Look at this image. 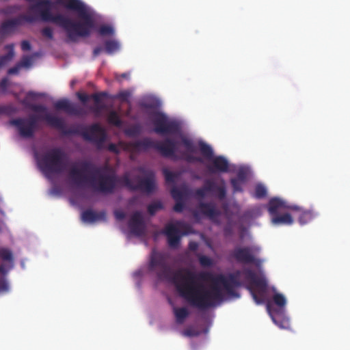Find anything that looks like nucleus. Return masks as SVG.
Returning <instances> with one entry per match:
<instances>
[{
    "mask_svg": "<svg viewBox=\"0 0 350 350\" xmlns=\"http://www.w3.org/2000/svg\"><path fill=\"white\" fill-rule=\"evenodd\" d=\"M148 268L150 272L155 273L159 280L174 284L180 297L190 306L202 310L214 307L217 303L223 301L224 296L219 285L222 286L228 296L239 297L235 288L243 285L239 279L241 273L248 282L246 288L254 301L258 304L264 302L267 282L250 269H245L243 271L238 270L227 275H219L213 280V285L208 289L199 280H206L210 278V273H196L188 269H179L174 271L167 263L166 254L155 250H152Z\"/></svg>",
    "mask_w": 350,
    "mask_h": 350,
    "instance_id": "nucleus-1",
    "label": "nucleus"
},
{
    "mask_svg": "<svg viewBox=\"0 0 350 350\" xmlns=\"http://www.w3.org/2000/svg\"><path fill=\"white\" fill-rule=\"evenodd\" d=\"M38 94L29 92L26 98L22 101V104L27 108L34 112L44 113V115H29L26 118H17L11 120L20 137L24 139L32 138L38 129V120H43L51 127L60 131L64 135H79L88 142L94 144L97 149L104 148V144L107 139V133L105 129L98 123H94L88 127L81 126V130L77 128H67L64 120L62 118L52 116L47 112V108L42 105L32 104L28 101V98L35 99Z\"/></svg>",
    "mask_w": 350,
    "mask_h": 350,
    "instance_id": "nucleus-2",
    "label": "nucleus"
},
{
    "mask_svg": "<svg viewBox=\"0 0 350 350\" xmlns=\"http://www.w3.org/2000/svg\"><path fill=\"white\" fill-rule=\"evenodd\" d=\"M57 3L67 10L75 11L83 19V22H75L67 16L51 12L53 3L50 0H40L30 8V11L39 14L40 19L62 27L66 33L67 42H77L79 38L88 37L95 27V21L86 5L80 0H57Z\"/></svg>",
    "mask_w": 350,
    "mask_h": 350,
    "instance_id": "nucleus-3",
    "label": "nucleus"
},
{
    "mask_svg": "<svg viewBox=\"0 0 350 350\" xmlns=\"http://www.w3.org/2000/svg\"><path fill=\"white\" fill-rule=\"evenodd\" d=\"M107 167H98L88 161L73 164L68 171L71 183L78 187L88 185L94 191L113 193L116 188L118 177L114 172H106Z\"/></svg>",
    "mask_w": 350,
    "mask_h": 350,
    "instance_id": "nucleus-4",
    "label": "nucleus"
},
{
    "mask_svg": "<svg viewBox=\"0 0 350 350\" xmlns=\"http://www.w3.org/2000/svg\"><path fill=\"white\" fill-rule=\"evenodd\" d=\"M119 145L122 150L130 153L131 159H134L135 155L146 152L150 149H154L163 157L176 159L178 150V142L170 137L157 141L146 137L133 142L120 141Z\"/></svg>",
    "mask_w": 350,
    "mask_h": 350,
    "instance_id": "nucleus-5",
    "label": "nucleus"
},
{
    "mask_svg": "<svg viewBox=\"0 0 350 350\" xmlns=\"http://www.w3.org/2000/svg\"><path fill=\"white\" fill-rule=\"evenodd\" d=\"M40 171L47 178L63 173L68 166V156L60 148H53L36 156Z\"/></svg>",
    "mask_w": 350,
    "mask_h": 350,
    "instance_id": "nucleus-6",
    "label": "nucleus"
},
{
    "mask_svg": "<svg viewBox=\"0 0 350 350\" xmlns=\"http://www.w3.org/2000/svg\"><path fill=\"white\" fill-rule=\"evenodd\" d=\"M152 122L154 125V131L159 135H176L181 131L178 122L169 118L164 113L160 111L152 113Z\"/></svg>",
    "mask_w": 350,
    "mask_h": 350,
    "instance_id": "nucleus-7",
    "label": "nucleus"
},
{
    "mask_svg": "<svg viewBox=\"0 0 350 350\" xmlns=\"http://www.w3.org/2000/svg\"><path fill=\"white\" fill-rule=\"evenodd\" d=\"M192 232L190 224L176 221L175 223L167 224L163 233L167 237V243L170 247L176 248L180 244L181 237Z\"/></svg>",
    "mask_w": 350,
    "mask_h": 350,
    "instance_id": "nucleus-8",
    "label": "nucleus"
},
{
    "mask_svg": "<svg viewBox=\"0 0 350 350\" xmlns=\"http://www.w3.org/2000/svg\"><path fill=\"white\" fill-rule=\"evenodd\" d=\"M199 148L202 155L211 161V164L207 165V169L211 173L227 172L228 171L229 164L225 157L223 156L214 157L212 148L204 142H200Z\"/></svg>",
    "mask_w": 350,
    "mask_h": 350,
    "instance_id": "nucleus-9",
    "label": "nucleus"
},
{
    "mask_svg": "<svg viewBox=\"0 0 350 350\" xmlns=\"http://www.w3.org/2000/svg\"><path fill=\"white\" fill-rule=\"evenodd\" d=\"M260 252V248L257 246H243L236 247L230 254L237 262L241 264H254L259 265L260 260L256 257V254Z\"/></svg>",
    "mask_w": 350,
    "mask_h": 350,
    "instance_id": "nucleus-10",
    "label": "nucleus"
},
{
    "mask_svg": "<svg viewBox=\"0 0 350 350\" xmlns=\"http://www.w3.org/2000/svg\"><path fill=\"white\" fill-rule=\"evenodd\" d=\"M122 183L132 191H142L148 193H152L155 188L154 175L151 172L147 176L139 180L137 185H134L131 178L125 175L122 178Z\"/></svg>",
    "mask_w": 350,
    "mask_h": 350,
    "instance_id": "nucleus-11",
    "label": "nucleus"
},
{
    "mask_svg": "<svg viewBox=\"0 0 350 350\" xmlns=\"http://www.w3.org/2000/svg\"><path fill=\"white\" fill-rule=\"evenodd\" d=\"M180 142L186 150L185 152H181L180 159L185 160L188 163H202L203 161L201 157L193 155L196 152V146L191 139L182 136Z\"/></svg>",
    "mask_w": 350,
    "mask_h": 350,
    "instance_id": "nucleus-12",
    "label": "nucleus"
},
{
    "mask_svg": "<svg viewBox=\"0 0 350 350\" xmlns=\"http://www.w3.org/2000/svg\"><path fill=\"white\" fill-rule=\"evenodd\" d=\"M77 96L83 103H87L90 98L93 99L95 105L92 110L95 113H99L105 108V105L103 103V99L109 97V94L106 92L94 93L90 96L85 93L77 92Z\"/></svg>",
    "mask_w": 350,
    "mask_h": 350,
    "instance_id": "nucleus-13",
    "label": "nucleus"
},
{
    "mask_svg": "<svg viewBox=\"0 0 350 350\" xmlns=\"http://www.w3.org/2000/svg\"><path fill=\"white\" fill-rule=\"evenodd\" d=\"M38 18L28 12L27 14H21L17 17L9 19L1 23V32L4 30H12L21 26L23 23H32L38 21Z\"/></svg>",
    "mask_w": 350,
    "mask_h": 350,
    "instance_id": "nucleus-14",
    "label": "nucleus"
},
{
    "mask_svg": "<svg viewBox=\"0 0 350 350\" xmlns=\"http://www.w3.org/2000/svg\"><path fill=\"white\" fill-rule=\"evenodd\" d=\"M54 107L57 110H64L67 113L75 116H83L86 114L85 110L80 106L71 103L67 99H62L54 103Z\"/></svg>",
    "mask_w": 350,
    "mask_h": 350,
    "instance_id": "nucleus-15",
    "label": "nucleus"
},
{
    "mask_svg": "<svg viewBox=\"0 0 350 350\" xmlns=\"http://www.w3.org/2000/svg\"><path fill=\"white\" fill-rule=\"evenodd\" d=\"M129 227L132 234L140 236L144 232L145 225L144 218L140 211H135L129 221Z\"/></svg>",
    "mask_w": 350,
    "mask_h": 350,
    "instance_id": "nucleus-16",
    "label": "nucleus"
},
{
    "mask_svg": "<svg viewBox=\"0 0 350 350\" xmlns=\"http://www.w3.org/2000/svg\"><path fill=\"white\" fill-rule=\"evenodd\" d=\"M197 209V212L194 213V216L196 217L198 213H199L211 219H213L221 214L213 202H200Z\"/></svg>",
    "mask_w": 350,
    "mask_h": 350,
    "instance_id": "nucleus-17",
    "label": "nucleus"
},
{
    "mask_svg": "<svg viewBox=\"0 0 350 350\" xmlns=\"http://www.w3.org/2000/svg\"><path fill=\"white\" fill-rule=\"evenodd\" d=\"M14 266V256L12 251L1 247V275H6Z\"/></svg>",
    "mask_w": 350,
    "mask_h": 350,
    "instance_id": "nucleus-18",
    "label": "nucleus"
},
{
    "mask_svg": "<svg viewBox=\"0 0 350 350\" xmlns=\"http://www.w3.org/2000/svg\"><path fill=\"white\" fill-rule=\"evenodd\" d=\"M290 210L295 212L298 217V221L301 225H305L311 221L316 216L311 209H306L297 205H293Z\"/></svg>",
    "mask_w": 350,
    "mask_h": 350,
    "instance_id": "nucleus-19",
    "label": "nucleus"
},
{
    "mask_svg": "<svg viewBox=\"0 0 350 350\" xmlns=\"http://www.w3.org/2000/svg\"><path fill=\"white\" fill-rule=\"evenodd\" d=\"M292 206L293 205H288L284 200L279 198H273L269 201L268 211L269 214L273 216L278 214L280 211L284 209L290 210V207Z\"/></svg>",
    "mask_w": 350,
    "mask_h": 350,
    "instance_id": "nucleus-20",
    "label": "nucleus"
},
{
    "mask_svg": "<svg viewBox=\"0 0 350 350\" xmlns=\"http://www.w3.org/2000/svg\"><path fill=\"white\" fill-rule=\"evenodd\" d=\"M216 183L213 180H206L202 187L196 189L193 192V196L198 199L204 198L208 193H213Z\"/></svg>",
    "mask_w": 350,
    "mask_h": 350,
    "instance_id": "nucleus-21",
    "label": "nucleus"
},
{
    "mask_svg": "<svg viewBox=\"0 0 350 350\" xmlns=\"http://www.w3.org/2000/svg\"><path fill=\"white\" fill-rule=\"evenodd\" d=\"M81 218L85 222L93 223L99 220H105L106 213L105 211L96 213L91 209H88L83 212Z\"/></svg>",
    "mask_w": 350,
    "mask_h": 350,
    "instance_id": "nucleus-22",
    "label": "nucleus"
},
{
    "mask_svg": "<svg viewBox=\"0 0 350 350\" xmlns=\"http://www.w3.org/2000/svg\"><path fill=\"white\" fill-rule=\"evenodd\" d=\"M271 221L275 225H291L293 223V219L289 213L282 215L278 213L271 216Z\"/></svg>",
    "mask_w": 350,
    "mask_h": 350,
    "instance_id": "nucleus-23",
    "label": "nucleus"
},
{
    "mask_svg": "<svg viewBox=\"0 0 350 350\" xmlns=\"http://www.w3.org/2000/svg\"><path fill=\"white\" fill-rule=\"evenodd\" d=\"M174 315L176 319V321L178 323H182L184 320L189 316V312L185 308H174Z\"/></svg>",
    "mask_w": 350,
    "mask_h": 350,
    "instance_id": "nucleus-24",
    "label": "nucleus"
},
{
    "mask_svg": "<svg viewBox=\"0 0 350 350\" xmlns=\"http://www.w3.org/2000/svg\"><path fill=\"white\" fill-rule=\"evenodd\" d=\"M119 43L113 40H109L105 42V51L108 54H112L119 50Z\"/></svg>",
    "mask_w": 350,
    "mask_h": 350,
    "instance_id": "nucleus-25",
    "label": "nucleus"
},
{
    "mask_svg": "<svg viewBox=\"0 0 350 350\" xmlns=\"http://www.w3.org/2000/svg\"><path fill=\"white\" fill-rule=\"evenodd\" d=\"M107 120L109 124L116 126H120L122 125V120L116 111H111L109 113Z\"/></svg>",
    "mask_w": 350,
    "mask_h": 350,
    "instance_id": "nucleus-26",
    "label": "nucleus"
},
{
    "mask_svg": "<svg viewBox=\"0 0 350 350\" xmlns=\"http://www.w3.org/2000/svg\"><path fill=\"white\" fill-rule=\"evenodd\" d=\"M142 133V127L139 124H135L126 129L124 133L128 137H137Z\"/></svg>",
    "mask_w": 350,
    "mask_h": 350,
    "instance_id": "nucleus-27",
    "label": "nucleus"
},
{
    "mask_svg": "<svg viewBox=\"0 0 350 350\" xmlns=\"http://www.w3.org/2000/svg\"><path fill=\"white\" fill-rule=\"evenodd\" d=\"M267 193L266 187L262 184H257L255 186L254 196L257 199H262L266 197Z\"/></svg>",
    "mask_w": 350,
    "mask_h": 350,
    "instance_id": "nucleus-28",
    "label": "nucleus"
},
{
    "mask_svg": "<svg viewBox=\"0 0 350 350\" xmlns=\"http://www.w3.org/2000/svg\"><path fill=\"white\" fill-rule=\"evenodd\" d=\"M5 49L7 50L8 54L6 55H1V65L6 63L8 61H10L14 57V55L13 44H9L5 46Z\"/></svg>",
    "mask_w": 350,
    "mask_h": 350,
    "instance_id": "nucleus-29",
    "label": "nucleus"
},
{
    "mask_svg": "<svg viewBox=\"0 0 350 350\" xmlns=\"http://www.w3.org/2000/svg\"><path fill=\"white\" fill-rule=\"evenodd\" d=\"M131 96L130 92L127 90H123L118 92L117 94L113 96L114 99H118L121 102L130 103L129 97Z\"/></svg>",
    "mask_w": 350,
    "mask_h": 350,
    "instance_id": "nucleus-30",
    "label": "nucleus"
},
{
    "mask_svg": "<svg viewBox=\"0 0 350 350\" xmlns=\"http://www.w3.org/2000/svg\"><path fill=\"white\" fill-rule=\"evenodd\" d=\"M274 304L280 308H284L286 304L285 297L280 293H275L273 296Z\"/></svg>",
    "mask_w": 350,
    "mask_h": 350,
    "instance_id": "nucleus-31",
    "label": "nucleus"
},
{
    "mask_svg": "<svg viewBox=\"0 0 350 350\" xmlns=\"http://www.w3.org/2000/svg\"><path fill=\"white\" fill-rule=\"evenodd\" d=\"M163 174L165 176L166 183H175L176 178L177 177V175L175 173L168 170L166 168H164L163 170Z\"/></svg>",
    "mask_w": 350,
    "mask_h": 350,
    "instance_id": "nucleus-32",
    "label": "nucleus"
},
{
    "mask_svg": "<svg viewBox=\"0 0 350 350\" xmlns=\"http://www.w3.org/2000/svg\"><path fill=\"white\" fill-rule=\"evenodd\" d=\"M163 208V206L161 202H155L148 206V212L150 215H153L157 213V211L162 209Z\"/></svg>",
    "mask_w": 350,
    "mask_h": 350,
    "instance_id": "nucleus-33",
    "label": "nucleus"
},
{
    "mask_svg": "<svg viewBox=\"0 0 350 350\" xmlns=\"http://www.w3.org/2000/svg\"><path fill=\"white\" fill-rule=\"evenodd\" d=\"M230 183L232 187L234 193L243 191L242 187H243V184H245L244 183L237 180L235 178H232L230 179Z\"/></svg>",
    "mask_w": 350,
    "mask_h": 350,
    "instance_id": "nucleus-34",
    "label": "nucleus"
},
{
    "mask_svg": "<svg viewBox=\"0 0 350 350\" xmlns=\"http://www.w3.org/2000/svg\"><path fill=\"white\" fill-rule=\"evenodd\" d=\"M171 195L175 201L184 200V192L178 188L173 187Z\"/></svg>",
    "mask_w": 350,
    "mask_h": 350,
    "instance_id": "nucleus-35",
    "label": "nucleus"
},
{
    "mask_svg": "<svg viewBox=\"0 0 350 350\" xmlns=\"http://www.w3.org/2000/svg\"><path fill=\"white\" fill-rule=\"evenodd\" d=\"M213 192L217 193V197L220 200H224L226 196V189L224 185L218 186L216 185Z\"/></svg>",
    "mask_w": 350,
    "mask_h": 350,
    "instance_id": "nucleus-36",
    "label": "nucleus"
},
{
    "mask_svg": "<svg viewBox=\"0 0 350 350\" xmlns=\"http://www.w3.org/2000/svg\"><path fill=\"white\" fill-rule=\"evenodd\" d=\"M41 34L43 37L52 40H53V31L51 27H45L41 29Z\"/></svg>",
    "mask_w": 350,
    "mask_h": 350,
    "instance_id": "nucleus-37",
    "label": "nucleus"
},
{
    "mask_svg": "<svg viewBox=\"0 0 350 350\" xmlns=\"http://www.w3.org/2000/svg\"><path fill=\"white\" fill-rule=\"evenodd\" d=\"M98 32L102 36L111 35L113 33V29L109 25H102L100 27Z\"/></svg>",
    "mask_w": 350,
    "mask_h": 350,
    "instance_id": "nucleus-38",
    "label": "nucleus"
},
{
    "mask_svg": "<svg viewBox=\"0 0 350 350\" xmlns=\"http://www.w3.org/2000/svg\"><path fill=\"white\" fill-rule=\"evenodd\" d=\"M5 275H1V294L8 293L10 290V286Z\"/></svg>",
    "mask_w": 350,
    "mask_h": 350,
    "instance_id": "nucleus-39",
    "label": "nucleus"
},
{
    "mask_svg": "<svg viewBox=\"0 0 350 350\" xmlns=\"http://www.w3.org/2000/svg\"><path fill=\"white\" fill-rule=\"evenodd\" d=\"M200 264L203 267H210L212 265V260L204 255H201L198 258Z\"/></svg>",
    "mask_w": 350,
    "mask_h": 350,
    "instance_id": "nucleus-40",
    "label": "nucleus"
},
{
    "mask_svg": "<svg viewBox=\"0 0 350 350\" xmlns=\"http://www.w3.org/2000/svg\"><path fill=\"white\" fill-rule=\"evenodd\" d=\"M18 63L21 68H28L31 65L32 59L30 56H24Z\"/></svg>",
    "mask_w": 350,
    "mask_h": 350,
    "instance_id": "nucleus-41",
    "label": "nucleus"
},
{
    "mask_svg": "<svg viewBox=\"0 0 350 350\" xmlns=\"http://www.w3.org/2000/svg\"><path fill=\"white\" fill-rule=\"evenodd\" d=\"M247 178V173L243 169L239 170L237 173V176L235 177V178H237V180H239L240 181H242L244 183L246 182Z\"/></svg>",
    "mask_w": 350,
    "mask_h": 350,
    "instance_id": "nucleus-42",
    "label": "nucleus"
},
{
    "mask_svg": "<svg viewBox=\"0 0 350 350\" xmlns=\"http://www.w3.org/2000/svg\"><path fill=\"white\" fill-rule=\"evenodd\" d=\"M120 149H122V148L119 145V143L118 144V145L113 143H110L107 146V150L109 152H113L116 154H118L120 153Z\"/></svg>",
    "mask_w": 350,
    "mask_h": 350,
    "instance_id": "nucleus-43",
    "label": "nucleus"
},
{
    "mask_svg": "<svg viewBox=\"0 0 350 350\" xmlns=\"http://www.w3.org/2000/svg\"><path fill=\"white\" fill-rule=\"evenodd\" d=\"M185 207L184 200L176 201V203L173 207V210L176 213H181Z\"/></svg>",
    "mask_w": 350,
    "mask_h": 350,
    "instance_id": "nucleus-44",
    "label": "nucleus"
},
{
    "mask_svg": "<svg viewBox=\"0 0 350 350\" xmlns=\"http://www.w3.org/2000/svg\"><path fill=\"white\" fill-rule=\"evenodd\" d=\"M21 68V66H20L19 63H18L16 65L10 68L8 70V74L10 75H18L19 73Z\"/></svg>",
    "mask_w": 350,
    "mask_h": 350,
    "instance_id": "nucleus-45",
    "label": "nucleus"
},
{
    "mask_svg": "<svg viewBox=\"0 0 350 350\" xmlns=\"http://www.w3.org/2000/svg\"><path fill=\"white\" fill-rule=\"evenodd\" d=\"M31 44L29 43V41H27V40L22 41V42H21V49L23 51H29L31 49Z\"/></svg>",
    "mask_w": 350,
    "mask_h": 350,
    "instance_id": "nucleus-46",
    "label": "nucleus"
},
{
    "mask_svg": "<svg viewBox=\"0 0 350 350\" xmlns=\"http://www.w3.org/2000/svg\"><path fill=\"white\" fill-rule=\"evenodd\" d=\"M114 215L118 220H123L126 217L125 213L122 211H116Z\"/></svg>",
    "mask_w": 350,
    "mask_h": 350,
    "instance_id": "nucleus-47",
    "label": "nucleus"
},
{
    "mask_svg": "<svg viewBox=\"0 0 350 350\" xmlns=\"http://www.w3.org/2000/svg\"><path fill=\"white\" fill-rule=\"evenodd\" d=\"M224 233L226 237L231 236L233 233L232 228L230 226H226L224 228Z\"/></svg>",
    "mask_w": 350,
    "mask_h": 350,
    "instance_id": "nucleus-48",
    "label": "nucleus"
},
{
    "mask_svg": "<svg viewBox=\"0 0 350 350\" xmlns=\"http://www.w3.org/2000/svg\"><path fill=\"white\" fill-rule=\"evenodd\" d=\"M198 244L197 242H195V241H191L189 243V250L192 251V252H195L198 250Z\"/></svg>",
    "mask_w": 350,
    "mask_h": 350,
    "instance_id": "nucleus-49",
    "label": "nucleus"
},
{
    "mask_svg": "<svg viewBox=\"0 0 350 350\" xmlns=\"http://www.w3.org/2000/svg\"><path fill=\"white\" fill-rule=\"evenodd\" d=\"M103 51V48L100 46L95 47L93 51L94 57H96L98 55H99Z\"/></svg>",
    "mask_w": 350,
    "mask_h": 350,
    "instance_id": "nucleus-50",
    "label": "nucleus"
},
{
    "mask_svg": "<svg viewBox=\"0 0 350 350\" xmlns=\"http://www.w3.org/2000/svg\"><path fill=\"white\" fill-rule=\"evenodd\" d=\"M130 76L129 73L124 72L121 74L119 77L116 76V79L119 81H121V79H129Z\"/></svg>",
    "mask_w": 350,
    "mask_h": 350,
    "instance_id": "nucleus-51",
    "label": "nucleus"
},
{
    "mask_svg": "<svg viewBox=\"0 0 350 350\" xmlns=\"http://www.w3.org/2000/svg\"><path fill=\"white\" fill-rule=\"evenodd\" d=\"M141 107L144 109H152L154 105L150 103H141Z\"/></svg>",
    "mask_w": 350,
    "mask_h": 350,
    "instance_id": "nucleus-52",
    "label": "nucleus"
},
{
    "mask_svg": "<svg viewBox=\"0 0 350 350\" xmlns=\"http://www.w3.org/2000/svg\"><path fill=\"white\" fill-rule=\"evenodd\" d=\"M184 335L187 336H195L196 334L194 333V332L192 329H186L184 332Z\"/></svg>",
    "mask_w": 350,
    "mask_h": 350,
    "instance_id": "nucleus-53",
    "label": "nucleus"
},
{
    "mask_svg": "<svg viewBox=\"0 0 350 350\" xmlns=\"http://www.w3.org/2000/svg\"><path fill=\"white\" fill-rule=\"evenodd\" d=\"M5 83H6V81L5 79H1V89L3 88H5Z\"/></svg>",
    "mask_w": 350,
    "mask_h": 350,
    "instance_id": "nucleus-54",
    "label": "nucleus"
},
{
    "mask_svg": "<svg viewBox=\"0 0 350 350\" xmlns=\"http://www.w3.org/2000/svg\"><path fill=\"white\" fill-rule=\"evenodd\" d=\"M75 83V81H72L70 82V85L72 87V86H74Z\"/></svg>",
    "mask_w": 350,
    "mask_h": 350,
    "instance_id": "nucleus-55",
    "label": "nucleus"
}]
</instances>
